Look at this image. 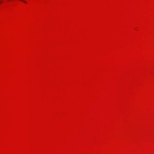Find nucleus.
<instances>
[{"mask_svg":"<svg viewBox=\"0 0 154 154\" xmlns=\"http://www.w3.org/2000/svg\"><path fill=\"white\" fill-rule=\"evenodd\" d=\"M20 0L21 1L23 2H24V3H26V1H24L23 0Z\"/></svg>","mask_w":154,"mask_h":154,"instance_id":"1","label":"nucleus"},{"mask_svg":"<svg viewBox=\"0 0 154 154\" xmlns=\"http://www.w3.org/2000/svg\"><path fill=\"white\" fill-rule=\"evenodd\" d=\"M2 2H0V4L1 3H2Z\"/></svg>","mask_w":154,"mask_h":154,"instance_id":"2","label":"nucleus"}]
</instances>
